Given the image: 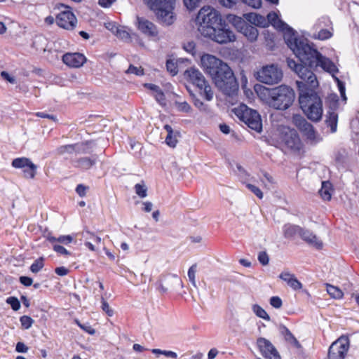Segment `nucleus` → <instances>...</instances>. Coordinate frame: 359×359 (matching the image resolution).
<instances>
[{
  "mask_svg": "<svg viewBox=\"0 0 359 359\" xmlns=\"http://www.w3.org/2000/svg\"><path fill=\"white\" fill-rule=\"evenodd\" d=\"M20 322L22 329L28 330L32 326L34 320L30 316L24 315L20 318Z\"/></svg>",
  "mask_w": 359,
  "mask_h": 359,
  "instance_id": "72a5a7b5",
  "label": "nucleus"
},
{
  "mask_svg": "<svg viewBox=\"0 0 359 359\" xmlns=\"http://www.w3.org/2000/svg\"><path fill=\"white\" fill-rule=\"evenodd\" d=\"M294 276H295L294 274L287 271H283L279 275V278L287 283H288L291 280V278H294Z\"/></svg>",
  "mask_w": 359,
  "mask_h": 359,
  "instance_id": "680f3d73",
  "label": "nucleus"
},
{
  "mask_svg": "<svg viewBox=\"0 0 359 359\" xmlns=\"http://www.w3.org/2000/svg\"><path fill=\"white\" fill-rule=\"evenodd\" d=\"M54 250L57 252L59 255H62L66 258H69V257L76 258V255L71 252L67 250V248H54Z\"/></svg>",
  "mask_w": 359,
  "mask_h": 359,
  "instance_id": "09e8293b",
  "label": "nucleus"
},
{
  "mask_svg": "<svg viewBox=\"0 0 359 359\" xmlns=\"http://www.w3.org/2000/svg\"><path fill=\"white\" fill-rule=\"evenodd\" d=\"M236 114L248 128L257 132H261L262 122L259 114L246 105H241L236 109Z\"/></svg>",
  "mask_w": 359,
  "mask_h": 359,
  "instance_id": "9d476101",
  "label": "nucleus"
},
{
  "mask_svg": "<svg viewBox=\"0 0 359 359\" xmlns=\"http://www.w3.org/2000/svg\"><path fill=\"white\" fill-rule=\"evenodd\" d=\"M62 61L70 67L79 68L86 62V57L80 53H67L62 56Z\"/></svg>",
  "mask_w": 359,
  "mask_h": 359,
  "instance_id": "412c9836",
  "label": "nucleus"
},
{
  "mask_svg": "<svg viewBox=\"0 0 359 359\" xmlns=\"http://www.w3.org/2000/svg\"><path fill=\"white\" fill-rule=\"evenodd\" d=\"M224 71L218 69L214 76L212 81L215 86L226 95L233 96L236 94L238 90V83L233 74V71L227 65V70Z\"/></svg>",
  "mask_w": 359,
  "mask_h": 359,
  "instance_id": "0eeeda50",
  "label": "nucleus"
},
{
  "mask_svg": "<svg viewBox=\"0 0 359 359\" xmlns=\"http://www.w3.org/2000/svg\"><path fill=\"white\" fill-rule=\"evenodd\" d=\"M260 96L271 107L283 111L287 109L295 100L294 90L286 85L272 88L260 86Z\"/></svg>",
  "mask_w": 359,
  "mask_h": 359,
  "instance_id": "20e7f679",
  "label": "nucleus"
},
{
  "mask_svg": "<svg viewBox=\"0 0 359 359\" xmlns=\"http://www.w3.org/2000/svg\"><path fill=\"white\" fill-rule=\"evenodd\" d=\"M203 0H183L186 8L189 11H193L198 7Z\"/></svg>",
  "mask_w": 359,
  "mask_h": 359,
  "instance_id": "e433bc0d",
  "label": "nucleus"
},
{
  "mask_svg": "<svg viewBox=\"0 0 359 359\" xmlns=\"http://www.w3.org/2000/svg\"><path fill=\"white\" fill-rule=\"evenodd\" d=\"M154 96L156 100L160 104H163L165 100V96L161 88L159 89L157 92H156Z\"/></svg>",
  "mask_w": 359,
  "mask_h": 359,
  "instance_id": "bf43d9fd",
  "label": "nucleus"
},
{
  "mask_svg": "<svg viewBox=\"0 0 359 359\" xmlns=\"http://www.w3.org/2000/svg\"><path fill=\"white\" fill-rule=\"evenodd\" d=\"M332 36V34L327 29H320L317 35L315 36L316 39L319 40H326L330 39Z\"/></svg>",
  "mask_w": 359,
  "mask_h": 359,
  "instance_id": "c03bdc74",
  "label": "nucleus"
},
{
  "mask_svg": "<svg viewBox=\"0 0 359 359\" xmlns=\"http://www.w3.org/2000/svg\"><path fill=\"white\" fill-rule=\"evenodd\" d=\"M287 285L294 290H299L302 287V283L298 280L295 276L291 278V280L287 283Z\"/></svg>",
  "mask_w": 359,
  "mask_h": 359,
  "instance_id": "864d4df0",
  "label": "nucleus"
},
{
  "mask_svg": "<svg viewBox=\"0 0 359 359\" xmlns=\"http://www.w3.org/2000/svg\"><path fill=\"white\" fill-rule=\"evenodd\" d=\"M175 104V107H176L177 111H179L180 112L189 113L191 111V107L186 101H184V102L176 101Z\"/></svg>",
  "mask_w": 359,
  "mask_h": 359,
  "instance_id": "c9c22d12",
  "label": "nucleus"
},
{
  "mask_svg": "<svg viewBox=\"0 0 359 359\" xmlns=\"http://www.w3.org/2000/svg\"><path fill=\"white\" fill-rule=\"evenodd\" d=\"M292 121L306 139L310 141H316V132L313 125L309 123L304 116L300 114H294Z\"/></svg>",
  "mask_w": 359,
  "mask_h": 359,
  "instance_id": "ddd939ff",
  "label": "nucleus"
},
{
  "mask_svg": "<svg viewBox=\"0 0 359 359\" xmlns=\"http://www.w3.org/2000/svg\"><path fill=\"white\" fill-rule=\"evenodd\" d=\"M92 141H86L74 144V153L79 154H90L92 150Z\"/></svg>",
  "mask_w": 359,
  "mask_h": 359,
  "instance_id": "cd10ccee",
  "label": "nucleus"
},
{
  "mask_svg": "<svg viewBox=\"0 0 359 359\" xmlns=\"http://www.w3.org/2000/svg\"><path fill=\"white\" fill-rule=\"evenodd\" d=\"M44 266V259L43 257H41L38 259H36L30 266V271L34 273H36L39 271H40L43 267Z\"/></svg>",
  "mask_w": 359,
  "mask_h": 359,
  "instance_id": "2f4dec72",
  "label": "nucleus"
},
{
  "mask_svg": "<svg viewBox=\"0 0 359 359\" xmlns=\"http://www.w3.org/2000/svg\"><path fill=\"white\" fill-rule=\"evenodd\" d=\"M258 260L262 265H267L269 262V257L268 254L265 251L259 252L258 254Z\"/></svg>",
  "mask_w": 359,
  "mask_h": 359,
  "instance_id": "8fccbe9b",
  "label": "nucleus"
},
{
  "mask_svg": "<svg viewBox=\"0 0 359 359\" xmlns=\"http://www.w3.org/2000/svg\"><path fill=\"white\" fill-rule=\"evenodd\" d=\"M245 18L250 23H251L250 25H254L260 27H267L266 18L259 14L253 13H248L245 15Z\"/></svg>",
  "mask_w": 359,
  "mask_h": 359,
  "instance_id": "a878e982",
  "label": "nucleus"
},
{
  "mask_svg": "<svg viewBox=\"0 0 359 359\" xmlns=\"http://www.w3.org/2000/svg\"><path fill=\"white\" fill-rule=\"evenodd\" d=\"M252 310H253L254 313L256 314L257 316H258V317H259V318H262L264 320H266L267 321L270 320V316H269V314L259 305L255 304L252 306Z\"/></svg>",
  "mask_w": 359,
  "mask_h": 359,
  "instance_id": "7c9ffc66",
  "label": "nucleus"
},
{
  "mask_svg": "<svg viewBox=\"0 0 359 359\" xmlns=\"http://www.w3.org/2000/svg\"><path fill=\"white\" fill-rule=\"evenodd\" d=\"M201 64L204 72L209 74L212 79H213L214 76L217 73L216 71L218 69L223 71L224 70L222 67L226 70L228 69L227 64L226 62L210 54L203 55L201 57Z\"/></svg>",
  "mask_w": 359,
  "mask_h": 359,
  "instance_id": "f8f14e48",
  "label": "nucleus"
},
{
  "mask_svg": "<svg viewBox=\"0 0 359 359\" xmlns=\"http://www.w3.org/2000/svg\"><path fill=\"white\" fill-rule=\"evenodd\" d=\"M56 152L58 155H64L65 154H72L74 153V144L60 146L57 148Z\"/></svg>",
  "mask_w": 359,
  "mask_h": 359,
  "instance_id": "473e14b6",
  "label": "nucleus"
},
{
  "mask_svg": "<svg viewBox=\"0 0 359 359\" xmlns=\"http://www.w3.org/2000/svg\"><path fill=\"white\" fill-rule=\"evenodd\" d=\"M191 95L192 97L193 102H194V104L195 105V107H197L198 109H199L200 110H204L205 109L204 103L200 99L196 97V96L195 95L191 93Z\"/></svg>",
  "mask_w": 359,
  "mask_h": 359,
  "instance_id": "13d9d810",
  "label": "nucleus"
},
{
  "mask_svg": "<svg viewBox=\"0 0 359 359\" xmlns=\"http://www.w3.org/2000/svg\"><path fill=\"white\" fill-rule=\"evenodd\" d=\"M137 28L144 34L148 36H157L158 32L156 26L144 18L137 17Z\"/></svg>",
  "mask_w": 359,
  "mask_h": 359,
  "instance_id": "4be33fe9",
  "label": "nucleus"
},
{
  "mask_svg": "<svg viewBox=\"0 0 359 359\" xmlns=\"http://www.w3.org/2000/svg\"><path fill=\"white\" fill-rule=\"evenodd\" d=\"M302 226L292 223H286L283 226V234L287 239L295 240L299 238Z\"/></svg>",
  "mask_w": 359,
  "mask_h": 359,
  "instance_id": "b1692460",
  "label": "nucleus"
},
{
  "mask_svg": "<svg viewBox=\"0 0 359 359\" xmlns=\"http://www.w3.org/2000/svg\"><path fill=\"white\" fill-rule=\"evenodd\" d=\"M294 276H295L294 274L287 271H283L279 275V278L287 283H288L291 280V278H294Z\"/></svg>",
  "mask_w": 359,
  "mask_h": 359,
  "instance_id": "052dcab7",
  "label": "nucleus"
},
{
  "mask_svg": "<svg viewBox=\"0 0 359 359\" xmlns=\"http://www.w3.org/2000/svg\"><path fill=\"white\" fill-rule=\"evenodd\" d=\"M299 90V103L306 116L313 122L321 120L323 113V102L318 93L304 81H297Z\"/></svg>",
  "mask_w": 359,
  "mask_h": 359,
  "instance_id": "7ed1b4c3",
  "label": "nucleus"
},
{
  "mask_svg": "<svg viewBox=\"0 0 359 359\" xmlns=\"http://www.w3.org/2000/svg\"><path fill=\"white\" fill-rule=\"evenodd\" d=\"M6 303L10 304L13 311H18L20 308V302L15 297H9L6 299Z\"/></svg>",
  "mask_w": 359,
  "mask_h": 359,
  "instance_id": "58836bf2",
  "label": "nucleus"
},
{
  "mask_svg": "<svg viewBox=\"0 0 359 359\" xmlns=\"http://www.w3.org/2000/svg\"><path fill=\"white\" fill-rule=\"evenodd\" d=\"M257 345L259 352L266 359H281L276 348L269 340L259 337L257 339Z\"/></svg>",
  "mask_w": 359,
  "mask_h": 359,
  "instance_id": "dca6fc26",
  "label": "nucleus"
},
{
  "mask_svg": "<svg viewBox=\"0 0 359 359\" xmlns=\"http://www.w3.org/2000/svg\"><path fill=\"white\" fill-rule=\"evenodd\" d=\"M15 351L18 353H26L28 347L23 342H18L15 346Z\"/></svg>",
  "mask_w": 359,
  "mask_h": 359,
  "instance_id": "0e129e2a",
  "label": "nucleus"
},
{
  "mask_svg": "<svg viewBox=\"0 0 359 359\" xmlns=\"http://www.w3.org/2000/svg\"><path fill=\"white\" fill-rule=\"evenodd\" d=\"M116 35L118 38L122 39L123 41H130V34L127 31H126L123 29L116 27Z\"/></svg>",
  "mask_w": 359,
  "mask_h": 359,
  "instance_id": "ea45409f",
  "label": "nucleus"
},
{
  "mask_svg": "<svg viewBox=\"0 0 359 359\" xmlns=\"http://www.w3.org/2000/svg\"><path fill=\"white\" fill-rule=\"evenodd\" d=\"M327 292L334 299H340L344 297V292L338 287L327 284Z\"/></svg>",
  "mask_w": 359,
  "mask_h": 359,
  "instance_id": "c756f323",
  "label": "nucleus"
},
{
  "mask_svg": "<svg viewBox=\"0 0 359 359\" xmlns=\"http://www.w3.org/2000/svg\"><path fill=\"white\" fill-rule=\"evenodd\" d=\"M166 69L172 76H175L178 73L177 64L172 59H168L166 61Z\"/></svg>",
  "mask_w": 359,
  "mask_h": 359,
  "instance_id": "f704fd0d",
  "label": "nucleus"
},
{
  "mask_svg": "<svg viewBox=\"0 0 359 359\" xmlns=\"http://www.w3.org/2000/svg\"><path fill=\"white\" fill-rule=\"evenodd\" d=\"M224 71L218 69L214 76L212 81L215 86L226 95L233 96L236 94L238 90V83L233 74V71L227 65V70Z\"/></svg>",
  "mask_w": 359,
  "mask_h": 359,
  "instance_id": "423d86ee",
  "label": "nucleus"
},
{
  "mask_svg": "<svg viewBox=\"0 0 359 359\" xmlns=\"http://www.w3.org/2000/svg\"><path fill=\"white\" fill-rule=\"evenodd\" d=\"M184 49L187 52L194 55L196 53V43L191 41L184 43L183 45Z\"/></svg>",
  "mask_w": 359,
  "mask_h": 359,
  "instance_id": "de8ad7c7",
  "label": "nucleus"
},
{
  "mask_svg": "<svg viewBox=\"0 0 359 359\" xmlns=\"http://www.w3.org/2000/svg\"><path fill=\"white\" fill-rule=\"evenodd\" d=\"M338 114L333 110H329L326 115L325 123L330 128L331 133H335L337 128Z\"/></svg>",
  "mask_w": 359,
  "mask_h": 359,
  "instance_id": "bb28decb",
  "label": "nucleus"
},
{
  "mask_svg": "<svg viewBox=\"0 0 359 359\" xmlns=\"http://www.w3.org/2000/svg\"><path fill=\"white\" fill-rule=\"evenodd\" d=\"M1 76L3 79L6 80L11 83H15V79L14 77L11 76L7 72L3 71L1 72Z\"/></svg>",
  "mask_w": 359,
  "mask_h": 359,
  "instance_id": "774afa93",
  "label": "nucleus"
},
{
  "mask_svg": "<svg viewBox=\"0 0 359 359\" xmlns=\"http://www.w3.org/2000/svg\"><path fill=\"white\" fill-rule=\"evenodd\" d=\"M335 74H334V75H332V76L334 77V80L336 81V82L337 83L338 89H339V91L340 93V95H341V97L344 100H346V94H345V91H346L345 84L339 79L336 77L334 76Z\"/></svg>",
  "mask_w": 359,
  "mask_h": 359,
  "instance_id": "37998d69",
  "label": "nucleus"
},
{
  "mask_svg": "<svg viewBox=\"0 0 359 359\" xmlns=\"http://www.w3.org/2000/svg\"><path fill=\"white\" fill-rule=\"evenodd\" d=\"M248 189L251 191L255 195H256L259 199H262L263 198V193L262 190L256 187L255 185L248 184L246 185Z\"/></svg>",
  "mask_w": 359,
  "mask_h": 359,
  "instance_id": "3c124183",
  "label": "nucleus"
},
{
  "mask_svg": "<svg viewBox=\"0 0 359 359\" xmlns=\"http://www.w3.org/2000/svg\"><path fill=\"white\" fill-rule=\"evenodd\" d=\"M105 250L106 255L108 256L109 259L111 261L116 260V257H117V253L114 252L113 248H104Z\"/></svg>",
  "mask_w": 359,
  "mask_h": 359,
  "instance_id": "69168bd1",
  "label": "nucleus"
},
{
  "mask_svg": "<svg viewBox=\"0 0 359 359\" xmlns=\"http://www.w3.org/2000/svg\"><path fill=\"white\" fill-rule=\"evenodd\" d=\"M165 143L170 147H175L177 143V140L176 138V135L175 134H170V135H167L166 137H165Z\"/></svg>",
  "mask_w": 359,
  "mask_h": 359,
  "instance_id": "603ef678",
  "label": "nucleus"
},
{
  "mask_svg": "<svg viewBox=\"0 0 359 359\" xmlns=\"http://www.w3.org/2000/svg\"><path fill=\"white\" fill-rule=\"evenodd\" d=\"M226 19L229 21V22L233 25V27L238 30V32H240L241 29L243 28V25H245V24L247 22L241 17L232 14L228 15Z\"/></svg>",
  "mask_w": 359,
  "mask_h": 359,
  "instance_id": "c85d7f7f",
  "label": "nucleus"
},
{
  "mask_svg": "<svg viewBox=\"0 0 359 359\" xmlns=\"http://www.w3.org/2000/svg\"><path fill=\"white\" fill-rule=\"evenodd\" d=\"M350 348L348 336L342 335L332 343L328 349V359H345Z\"/></svg>",
  "mask_w": 359,
  "mask_h": 359,
  "instance_id": "9b49d317",
  "label": "nucleus"
},
{
  "mask_svg": "<svg viewBox=\"0 0 359 359\" xmlns=\"http://www.w3.org/2000/svg\"><path fill=\"white\" fill-rule=\"evenodd\" d=\"M55 273L60 276H64L69 273V270L65 266H60L55 268Z\"/></svg>",
  "mask_w": 359,
  "mask_h": 359,
  "instance_id": "338daca9",
  "label": "nucleus"
},
{
  "mask_svg": "<svg viewBox=\"0 0 359 359\" xmlns=\"http://www.w3.org/2000/svg\"><path fill=\"white\" fill-rule=\"evenodd\" d=\"M256 79L260 83L267 85L278 83L283 79L282 69L274 64L263 66L254 74Z\"/></svg>",
  "mask_w": 359,
  "mask_h": 359,
  "instance_id": "1a4fd4ad",
  "label": "nucleus"
},
{
  "mask_svg": "<svg viewBox=\"0 0 359 359\" xmlns=\"http://www.w3.org/2000/svg\"><path fill=\"white\" fill-rule=\"evenodd\" d=\"M126 74H133L137 76L144 75V69L142 67H137L133 65H130L128 69L126 71Z\"/></svg>",
  "mask_w": 359,
  "mask_h": 359,
  "instance_id": "79ce46f5",
  "label": "nucleus"
},
{
  "mask_svg": "<svg viewBox=\"0 0 359 359\" xmlns=\"http://www.w3.org/2000/svg\"><path fill=\"white\" fill-rule=\"evenodd\" d=\"M239 32L242 33L251 42L256 41L259 34L257 29L248 22L243 25Z\"/></svg>",
  "mask_w": 359,
  "mask_h": 359,
  "instance_id": "393cba45",
  "label": "nucleus"
},
{
  "mask_svg": "<svg viewBox=\"0 0 359 359\" xmlns=\"http://www.w3.org/2000/svg\"><path fill=\"white\" fill-rule=\"evenodd\" d=\"M299 238L313 247H322L323 242L311 231L302 228Z\"/></svg>",
  "mask_w": 359,
  "mask_h": 359,
  "instance_id": "5701e85b",
  "label": "nucleus"
},
{
  "mask_svg": "<svg viewBox=\"0 0 359 359\" xmlns=\"http://www.w3.org/2000/svg\"><path fill=\"white\" fill-rule=\"evenodd\" d=\"M144 2L154 11L160 23L166 26L173 24L175 0H144Z\"/></svg>",
  "mask_w": 359,
  "mask_h": 359,
  "instance_id": "39448f33",
  "label": "nucleus"
},
{
  "mask_svg": "<svg viewBox=\"0 0 359 359\" xmlns=\"http://www.w3.org/2000/svg\"><path fill=\"white\" fill-rule=\"evenodd\" d=\"M196 22L201 35L217 43L225 44L236 40V35L229 25L217 11L209 6L201 8Z\"/></svg>",
  "mask_w": 359,
  "mask_h": 359,
  "instance_id": "f03ea898",
  "label": "nucleus"
},
{
  "mask_svg": "<svg viewBox=\"0 0 359 359\" xmlns=\"http://www.w3.org/2000/svg\"><path fill=\"white\" fill-rule=\"evenodd\" d=\"M285 41L299 62L297 63L287 58V65L301 81H304L312 87H318V81L314 72L318 68L331 75L338 73L339 69L335 64L319 52L309 39L299 36L296 31L287 34Z\"/></svg>",
  "mask_w": 359,
  "mask_h": 359,
  "instance_id": "f257e3e1",
  "label": "nucleus"
},
{
  "mask_svg": "<svg viewBox=\"0 0 359 359\" xmlns=\"http://www.w3.org/2000/svg\"><path fill=\"white\" fill-rule=\"evenodd\" d=\"M184 76L189 81L196 86L200 90L201 94L204 95L207 101L213 98V92L208 81L203 74L196 68L191 67L184 72Z\"/></svg>",
  "mask_w": 359,
  "mask_h": 359,
  "instance_id": "6e6552de",
  "label": "nucleus"
},
{
  "mask_svg": "<svg viewBox=\"0 0 359 359\" xmlns=\"http://www.w3.org/2000/svg\"><path fill=\"white\" fill-rule=\"evenodd\" d=\"M282 142L290 150L299 151L302 147V142L297 132L294 129L289 128L282 132Z\"/></svg>",
  "mask_w": 359,
  "mask_h": 359,
  "instance_id": "2eb2a0df",
  "label": "nucleus"
},
{
  "mask_svg": "<svg viewBox=\"0 0 359 359\" xmlns=\"http://www.w3.org/2000/svg\"><path fill=\"white\" fill-rule=\"evenodd\" d=\"M270 304L276 309H280L283 305V302L279 297L273 296L270 299Z\"/></svg>",
  "mask_w": 359,
  "mask_h": 359,
  "instance_id": "5fc2aeb1",
  "label": "nucleus"
},
{
  "mask_svg": "<svg viewBox=\"0 0 359 359\" xmlns=\"http://www.w3.org/2000/svg\"><path fill=\"white\" fill-rule=\"evenodd\" d=\"M135 193L140 197L144 198L147 196V189L144 184H136L135 185Z\"/></svg>",
  "mask_w": 359,
  "mask_h": 359,
  "instance_id": "a18cd8bd",
  "label": "nucleus"
},
{
  "mask_svg": "<svg viewBox=\"0 0 359 359\" xmlns=\"http://www.w3.org/2000/svg\"><path fill=\"white\" fill-rule=\"evenodd\" d=\"M101 303H102V309L104 311L108 316H112L114 315V311L110 308L108 302L105 300V299L102 297H101Z\"/></svg>",
  "mask_w": 359,
  "mask_h": 359,
  "instance_id": "49530a36",
  "label": "nucleus"
},
{
  "mask_svg": "<svg viewBox=\"0 0 359 359\" xmlns=\"http://www.w3.org/2000/svg\"><path fill=\"white\" fill-rule=\"evenodd\" d=\"M267 21V27L269 25H271L274 27L277 30L281 31L283 32V38L285 40V36L287 34H292L295 30L290 27L287 23L281 20L278 14L275 12H270L267 15V18H266Z\"/></svg>",
  "mask_w": 359,
  "mask_h": 359,
  "instance_id": "f3484780",
  "label": "nucleus"
},
{
  "mask_svg": "<svg viewBox=\"0 0 359 359\" xmlns=\"http://www.w3.org/2000/svg\"><path fill=\"white\" fill-rule=\"evenodd\" d=\"M20 282L23 285L28 287V286L32 285V284L33 283V280L32 278L28 277V276H21V277H20Z\"/></svg>",
  "mask_w": 359,
  "mask_h": 359,
  "instance_id": "e2e57ef3",
  "label": "nucleus"
},
{
  "mask_svg": "<svg viewBox=\"0 0 359 359\" xmlns=\"http://www.w3.org/2000/svg\"><path fill=\"white\" fill-rule=\"evenodd\" d=\"M322 188L319 191L320 196L324 200L330 201L331 199V193L329 189L324 187L325 182H322Z\"/></svg>",
  "mask_w": 359,
  "mask_h": 359,
  "instance_id": "6e6d98bb",
  "label": "nucleus"
},
{
  "mask_svg": "<svg viewBox=\"0 0 359 359\" xmlns=\"http://www.w3.org/2000/svg\"><path fill=\"white\" fill-rule=\"evenodd\" d=\"M88 189V187L83 184H79L76 187V192L80 197H84L86 195V191Z\"/></svg>",
  "mask_w": 359,
  "mask_h": 359,
  "instance_id": "4d7b16f0",
  "label": "nucleus"
},
{
  "mask_svg": "<svg viewBox=\"0 0 359 359\" xmlns=\"http://www.w3.org/2000/svg\"><path fill=\"white\" fill-rule=\"evenodd\" d=\"M74 323L86 333L90 334L91 335L95 334V330L90 325H86L81 323V322L77 318H75L74 320Z\"/></svg>",
  "mask_w": 359,
  "mask_h": 359,
  "instance_id": "4c0bfd02",
  "label": "nucleus"
},
{
  "mask_svg": "<svg viewBox=\"0 0 359 359\" xmlns=\"http://www.w3.org/2000/svg\"><path fill=\"white\" fill-rule=\"evenodd\" d=\"M76 235H60L57 237L53 236L50 231H45L43 236L53 247H62V245H68L73 243Z\"/></svg>",
  "mask_w": 359,
  "mask_h": 359,
  "instance_id": "6ab92c4d",
  "label": "nucleus"
},
{
  "mask_svg": "<svg viewBox=\"0 0 359 359\" xmlns=\"http://www.w3.org/2000/svg\"><path fill=\"white\" fill-rule=\"evenodd\" d=\"M197 270V264H194L188 270V277L194 286H196V273Z\"/></svg>",
  "mask_w": 359,
  "mask_h": 359,
  "instance_id": "a19ab883",
  "label": "nucleus"
},
{
  "mask_svg": "<svg viewBox=\"0 0 359 359\" xmlns=\"http://www.w3.org/2000/svg\"><path fill=\"white\" fill-rule=\"evenodd\" d=\"M76 18L71 11L60 12L56 16L57 25L65 29H73L76 27Z\"/></svg>",
  "mask_w": 359,
  "mask_h": 359,
  "instance_id": "a211bd4d",
  "label": "nucleus"
},
{
  "mask_svg": "<svg viewBox=\"0 0 359 359\" xmlns=\"http://www.w3.org/2000/svg\"><path fill=\"white\" fill-rule=\"evenodd\" d=\"M11 165L14 168L22 169L23 176L27 179H34L36 174L37 166L29 158H14L11 162Z\"/></svg>",
  "mask_w": 359,
  "mask_h": 359,
  "instance_id": "4468645a",
  "label": "nucleus"
},
{
  "mask_svg": "<svg viewBox=\"0 0 359 359\" xmlns=\"http://www.w3.org/2000/svg\"><path fill=\"white\" fill-rule=\"evenodd\" d=\"M97 161L98 155L92 154L90 156L77 158L72 161V164L74 168H79L83 171H86L95 166Z\"/></svg>",
  "mask_w": 359,
  "mask_h": 359,
  "instance_id": "aec40b11",
  "label": "nucleus"
}]
</instances>
